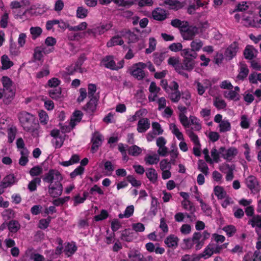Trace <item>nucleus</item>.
I'll list each match as a JSON object with an SVG mask.
<instances>
[{"instance_id": "nucleus-39", "label": "nucleus", "mask_w": 261, "mask_h": 261, "mask_svg": "<svg viewBox=\"0 0 261 261\" xmlns=\"http://www.w3.org/2000/svg\"><path fill=\"white\" fill-rule=\"evenodd\" d=\"M77 250L75 244L73 243H68L65 247L64 252L66 255L70 256L72 255Z\"/></svg>"}, {"instance_id": "nucleus-60", "label": "nucleus", "mask_w": 261, "mask_h": 261, "mask_svg": "<svg viewBox=\"0 0 261 261\" xmlns=\"http://www.w3.org/2000/svg\"><path fill=\"white\" fill-rule=\"evenodd\" d=\"M142 152V149L136 145L130 146L128 149L129 154L133 156H138Z\"/></svg>"}, {"instance_id": "nucleus-42", "label": "nucleus", "mask_w": 261, "mask_h": 261, "mask_svg": "<svg viewBox=\"0 0 261 261\" xmlns=\"http://www.w3.org/2000/svg\"><path fill=\"white\" fill-rule=\"evenodd\" d=\"M134 212V206L133 205H129L125 208L124 213L120 214L119 217L121 219L128 218L132 216Z\"/></svg>"}, {"instance_id": "nucleus-33", "label": "nucleus", "mask_w": 261, "mask_h": 261, "mask_svg": "<svg viewBox=\"0 0 261 261\" xmlns=\"http://www.w3.org/2000/svg\"><path fill=\"white\" fill-rule=\"evenodd\" d=\"M160 160L159 155L155 153L147 154L144 158L145 163L147 165L156 164Z\"/></svg>"}, {"instance_id": "nucleus-48", "label": "nucleus", "mask_w": 261, "mask_h": 261, "mask_svg": "<svg viewBox=\"0 0 261 261\" xmlns=\"http://www.w3.org/2000/svg\"><path fill=\"white\" fill-rule=\"evenodd\" d=\"M184 69L188 71H191L195 67V61L194 59H183Z\"/></svg>"}, {"instance_id": "nucleus-1", "label": "nucleus", "mask_w": 261, "mask_h": 261, "mask_svg": "<svg viewBox=\"0 0 261 261\" xmlns=\"http://www.w3.org/2000/svg\"><path fill=\"white\" fill-rule=\"evenodd\" d=\"M18 118L23 129L31 134L34 137H37L40 133V126L36 123L35 116L26 111L18 113Z\"/></svg>"}, {"instance_id": "nucleus-7", "label": "nucleus", "mask_w": 261, "mask_h": 261, "mask_svg": "<svg viewBox=\"0 0 261 261\" xmlns=\"http://www.w3.org/2000/svg\"><path fill=\"white\" fill-rule=\"evenodd\" d=\"M239 153L238 150L234 147L229 148L221 147L220 153L221 156L226 161L231 162L233 161Z\"/></svg>"}, {"instance_id": "nucleus-5", "label": "nucleus", "mask_w": 261, "mask_h": 261, "mask_svg": "<svg viewBox=\"0 0 261 261\" xmlns=\"http://www.w3.org/2000/svg\"><path fill=\"white\" fill-rule=\"evenodd\" d=\"M101 64L107 68L118 70L123 67L124 61L123 60H122L119 61L117 64H116L115 62L114 61L113 57L108 56L102 60Z\"/></svg>"}, {"instance_id": "nucleus-23", "label": "nucleus", "mask_w": 261, "mask_h": 261, "mask_svg": "<svg viewBox=\"0 0 261 261\" xmlns=\"http://www.w3.org/2000/svg\"><path fill=\"white\" fill-rule=\"evenodd\" d=\"M246 184L252 192H257L258 191V182L256 178L253 176H249L246 179Z\"/></svg>"}, {"instance_id": "nucleus-35", "label": "nucleus", "mask_w": 261, "mask_h": 261, "mask_svg": "<svg viewBox=\"0 0 261 261\" xmlns=\"http://www.w3.org/2000/svg\"><path fill=\"white\" fill-rule=\"evenodd\" d=\"M164 3L168 6L169 9L176 10L182 8L184 6L182 3L176 0H166Z\"/></svg>"}, {"instance_id": "nucleus-29", "label": "nucleus", "mask_w": 261, "mask_h": 261, "mask_svg": "<svg viewBox=\"0 0 261 261\" xmlns=\"http://www.w3.org/2000/svg\"><path fill=\"white\" fill-rule=\"evenodd\" d=\"M181 56L184 59H194L197 57V54L190 48H185L181 51Z\"/></svg>"}, {"instance_id": "nucleus-34", "label": "nucleus", "mask_w": 261, "mask_h": 261, "mask_svg": "<svg viewBox=\"0 0 261 261\" xmlns=\"http://www.w3.org/2000/svg\"><path fill=\"white\" fill-rule=\"evenodd\" d=\"M146 175L147 178L152 183H155L158 179V174L155 170L153 168H150L146 169Z\"/></svg>"}, {"instance_id": "nucleus-15", "label": "nucleus", "mask_w": 261, "mask_h": 261, "mask_svg": "<svg viewBox=\"0 0 261 261\" xmlns=\"http://www.w3.org/2000/svg\"><path fill=\"white\" fill-rule=\"evenodd\" d=\"M1 82L3 86L4 90L8 91L9 92V97L8 98L11 100L15 95V92L11 89L13 84L12 80L9 77L4 76L1 79Z\"/></svg>"}, {"instance_id": "nucleus-38", "label": "nucleus", "mask_w": 261, "mask_h": 261, "mask_svg": "<svg viewBox=\"0 0 261 261\" xmlns=\"http://www.w3.org/2000/svg\"><path fill=\"white\" fill-rule=\"evenodd\" d=\"M249 70L246 65L241 64L240 66L239 73L237 77V80H243L248 74Z\"/></svg>"}, {"instance_id": "nucleus-55", "label": "nucleus", "mask_w": 261, "mask_h": 261, "mask_svg": "<svg viewBox=\"0 0 261 261\" xmlns=\"http://www.w3.org/2000/svg\"><path fill=\"white\" fill-rule=\"evenodd\" d=\"M224 96L229 99L237 100L239 99V95L238 92L231 90L229 91L225 92Z\"/></svg>"}, {"instance_id": "nucleus-62", "label": "nucleus", "mask_w": 261, "mask_h": 261, "mask_svg": "<svg viewBox=\"0 0 261 261\" xmlns=\"http://www.w3.org/2000/svg\"><path fill=\"white\" fill-rule=\"evenodd\" d=\"M156 44V40L154 38H150L149 39V47L146 49V53L149 54L154 51Z\"/></svg>"}, {"instance_id": "nucleus-50", "label": "nucleus", "mask_w": 261, "mask_h": 261, "mask_svg": "<svg viewBox=\"0 0 261 261\" xmlns=\"http://www.w3.org/2000/svg\"><path fill=\"white\" fill-rule=\"evenodd\" d=\"M40 122L42 125L47 124L49 120V117L46 112L43 110L39 111L38 114Z\"/></svg>"}, {"instance_id": "nucleus-32", "label": "nucleus", "mask_w": 261, "mask_h": 261, "mask_svg": "<svg viewBox=\"0 0 261 261\" xmlns=\"http://www.w3.org/2000/svg\"><path fill=\"white\" fill-rule=\"evenodd\" d=\"M1 62L2 64V68L3 70L9 69L13 65V63L7 55H3L1 57Z\"/></svg>"}, {"instance_id": "nucleus-40", "label": "nucleus", "mask_w": 261, "mask_h": 261, "mask_svg": "<svg viewBox=\"0 0 261 261\" xmlns=\"http://www.w3.org/2000/svg\"><path fill=\"white\" fill-rule=\"evenodd\" d=\"M17 129L15 126H11L8 128L7 130L8 142L12 143L15 140L17 134Z\"/></svg>"}, {"instance_id": "nucleus-52", "label": "nucleus", "mask_w": 261, "mask_h": 261, "mask_svg": "<svg viewBox=\"0 0 261 261\" xmlns=\"http://www.w3.org/2000/svg\"><path fill=\"white\" fill-rule=\"evenodd\" d=\"M128 256L132 261H138L142 258L141 253L139 251L135 250H130L128 254Z\"/></svg>"}, {"instance_id": "nucleus-26", "label": "nucleus", "mask_w": 261, "mask_h": 261, "mask_svg": "<svg viewBox=\"0 0 261 261\" xmlns=\"http://www.w3.org/2000/svg\"><path fill=\"white\" fill-rule=\"evenodd\" d=\"M16 182L15 177L13 174H9L6 176L1 182V188L4 189L13 185Z\"/></svg>"}, {"instance_id": "nucleus-20", "label": "nucleus", "mask_w": 261, "mask_h": 261, "mask_svg": "<svg viewBox=\"0 0 261 261\" xmlns=\"http://www.w3.org/2000/svg\"><path fill=\"white\" fill-rule=\"evenodd\" d=\"M199 95H202L205 91L206 89L211 86L209 80H205L203 81V84L200 83L198 81H195L194 83Z\"/></svg>"}, {"instance_id": "nucleus-9", "label": "nucleus", "mask_w": 261, "mask_h": 261, "mask_svg": "<svg viewBox=\"0 0 261 261\" xmlns=\"http://www.w3.org/2000/svg\"><path fill=\"white\" fill-rule=\"evenodd\" d=\"M214 121L219 124V130L220 133H225L231 130V124L228 120L223 119L222 115L217 114L214 117Z\"/></svg>"}, {"instance_id": "nucleus-30", "label": "nucleus", "mask_w": 261, "mask_h": 261, "mask_svg": "<svg viewBox=\"0 0 261 261\" xmlns=\"http://www.w3.org/2000/svg\"><path fill=\"white\" fill-rule=\"evenodd\" d=\"M82 116V113L80 111H76L74 112L71 119L70 128L68 129L69 131L71 129H72L77 122L81 121Z\"/></svg>"}, {"instance_id": "nucleus-10", "label": "nucleus", "mask_w": 261, "mask_h": 261, "mask_svg": "<svg viewBox=\"0 0 261 261\" xmlns=\"http://www.w3.org/2000/svg\"><path fill=\"white\" fill-rule=\"evenodd\" d=\"M243 23L246 26L256 27L258 23L257 14L250 10L244 12L243 14Z\"/></svg>"}, {"instance_id": "nucleus-13", "label": "nucleus", "mask_w": 261, "mask_h": 261, "mask_svg": "<svg viewBox=\"0 0 261 261\" xmlns=\"http://www.w3.org/2000/svg\"><path fill=\"white\" fill-rule=\"evenodd\" d=\"M62 179L61 174L58 171L51 170L44 177L43 180L53 184L55 181H61Z\"/></svg>"}, {"instance_id": "nucleus-17", "label": "nucleus", "mask_w": 261, "mask_h": 261, "mask_svg": "<svg viewBox=\"0 0 261 261\" xmlns=\"http://www.w3.org/2000/svg\"><path fill=\"white\" fill-rule=\"evenodd\" d=\"M111 28L112 24L111 23H106L97 26L91 30H89L88 32L93 34L94 36L100 35L105 33Z\"/></svg>"}, {"instance_id": "nucleus-19", "label": "nucleus", "mask_w": 261, "mask_h": 261, "mask_svg": "<svg viewBox=\"0 0 261 261\" xmlns=\"http://www.w3.org/2000/svg\"><path fill=\"white\" fill-rule=\"evenodd\" d=\"M239 50L238 44L234 42L231 44L226 49L225 52V56L229 60L232 59Z\"/></svg>"}, {"instance_id": "nucleus-24", "label": "nucleus", "mask_w": 261, "mask_h": 261, "mask_svg": "<svg viewBox=\"0 0 261 261\" xmlns=\"http://www.w3.org/2000/svg\"><path fill=\"white\" fill-rule=\"evenodd\" d=\"M152 16L154 19L161 21L166 19L167 13L164 9L158 8L152 11Z\"/></svg>"}, {"instance_id": "nucleus-46", "label": "nucleus", "mask_w": 261, "mask_h": 261, "mask_svg": "<svg viewBox=\"0 0 261 261\" xmlns=\"http://www.w3.org/2000/svg\"><path fill=\"white\" fill-rule=\"evenodd\" d=\"M49 96L54 99L57 100L61 97V89L58 87L55 89H50L49 91Z\"/></svg>"}, {"instance_id": "nucleus-37", "label": "nucleus", "mask_w": 261, "mask_h": 261, "mask_svg": "<svg viewBox=\"0 0 261 261\" xmlns=\"http://www.w3.org/2000/svg\"><path fill=\"white\" fill-rule=\"evenodd\" d=\"M97 100V98H91L90 101L86 106V110L89 113L94 112L96 108Z\"/></svg>"}, {"instance_id": "nucleus-21", "label": "nucleus", "mask_w": 261, "mask_h": 261, "mask_svg": "<svg viewBox=\"0 0 261 261\" xmlns=\"http://www.w3.org/2000/svg\"><path fill=\"white\" fill-rule=\"evenodd\" d=\"M168 64L173 66L175 70L180 74H182V66H181L178 57H171L168 60Z\"/></svg>"}, {"instance_id": "nucleus-22", "label": "nucleus", "mask_w": 261, "mask_h": 261, "mask_svg": "<svg viewBox=\"0 0 261 261\" xmlns=\"http://www.w3.org/2000/svg\"><path fill=\"white\" fill-rule=\"evenodd\" d=\"M123 37H124V34L122 32L112 37L110 41L107 42V45L108 47H112L117 45H122L123 44L124 41Z\"/></svg>"}, {"instance_id": "nucleus-8", "label": "nucleus", "mask_w": 261, "mask_h": 261, "mask_svg": "<svg viewBox=\"0 0 261 261\" xmlns=\"http://www.w3.org/2000/svg\"><path fill=\"white\" fill-rule=\"evenodd\" d=\"M146 67L145 63L139 62L133 65L130 68V73L138 80H142L145 76L143 70Z\"/></svg>"}, {"instance_id": "nucleus-12", "label": "nucleus", "mask_w": 261, "mask_h": 261, "mask_svg": "<svg viewBox=\"0 0 261 261\" xmlns=\"http://www.w3.org/2000/svg\"><path fill=\"white\" fill-rule=\"evenodd\" d=\"M219 250L217 248V244L214 243L208 244L203 251L201 253L202 257L204 259H207L211 257L214 254H219Z\"/></svg>"}, {"instance_id": "nucleus-31", "label": "nucleus", "mask_w": 261, "mask_h": 261, "mask_svg": "<svg viewBox=\"0 0 261 261\" xmlns=\"http://www.w3.org/2000/svg\"><path fill=\"white\" fill-rule=\"evenodd\" d=\"M257 54V50L255 49L252 46L248 45L244 52L245 58L248 59H252L255 57Z\"/></svg>"}, {"instance_id": "nucleus-64", "label": "nucleus", "mask_w": 261, "mask_h": 261, "mask_svg": "<svg viewBox=\"0 0 261 261\" xmlns=\"http://www.w3.org/2000/svg\"><path fill=\"white\" fill-rule=\"evenodd\" d=\"M198 169L205 175L208 173V168L206 163L202 160H199L198 163Z\"/></svg>"}, {"instance_id": "nucleus-57", "label": "nucleus", "mask_w": 261, "mask_h": 261, "mask_svg": "<svg viewBox=\"0 0 261 261\" xmlns=\"http://www.w3.org/2000/svg\"><path fill=\"white\" fill-rule=\"evenodd\" d=\"M212 240L214 241L216 244H219L225 241V237L224 236L214 233L212 234Z\"/></svg>"}, {"instance_id": "nucleus-44", "label": "nucleus", "mask_w": 261, "mask_h": 261, "mask_svg": "<svg viewBox=\"0 0 261 261\" xmlns=\"http://www.w3.org/2000/svg\"><path fill=\"white\" fill-rule=\"evenodd\" d=\"M20 153L21 157L19 160V164L21 166H25L29 162L28 156L29 152L28 150H22Z\"/></svg>"}, {"instance_id": "nucleus-58", "label": "nucleus", "mask_w": 261, "mask_h": 261, "mask_svg": "<svg viewBox=\"0 0 261 261\" xmlns=\"http://www.w3.org/2000/svg\"><path fill=\"white\" fill-rule=\"evenodd\" d=\"M214 105L218 109H224L226 104L224 100L219 97H217L215 99L214 101Z\"/></svg>"}, {"instance_id": "nucleus-25", "label": "nucleus", "mask_w": 261, "mask_h": 261, "mask_svg": "<svg viewBox=\"0 0 261 261\" xmlns=\"http://www.w3.org/2000/svg\"><path fill=\"white\" fill-rule=\"evenodd\" d=\"M179 239L173 234L168 236L165 240V244L169 248H175L178 245Z\"/></svg>"}, {"instance_id": "nucleus-11", "label": "nucleus", "mask_w": 261, "mask_h": 261, "mask_svg": "<svg viewBox=\"0 0 261 261\" xmlns=\"http://www.w3.org/2000/svg\"><path fill=\"white\" fill-rule=\"evenodd\" d=\"M50 135L54 137L52 143L55 148H59L61 147L63 144L65 135L61 134L58 129H53L51 132Z\"/></svg>"}, {"instance_id": "nucleus-53", "label": "nucleus", "mask_w": 261, "mask_h": 261, "mask_svg": "<svg viewBox=\"0 0 261 261\" xmlns=\"http://www.w3.org/2000/svg\"><path fill=\"white\" fill-rule=\"evenodd\" d=\"M248 223L253 227H256L261 228V217L258 216L253 217Z\"/></svg>"}, {"instance_id": "nucleus-28", "label": "nucleus", "mask_w": 261, "mask_h": 261, "mask_svg": "<svg viewBox=\"0 0 261 261\" xmlns=\"http://www.w3.org/2000/svg\"><path fill=\"white\" fill-rule=\"evenodd\" d=\"M149 126V120L146 118H143L140 119L138 123L137 130L139 133H143L146 131Z\"/></svg>"}, {"instance_id": "nucleus-16", "label": "nucleus", "mask_w": 261, "mask_h": 261, "mask_svg": "<svg viewBox=\"0 0 261 261\" xmlns=\"http://www.w3.org/2000/svg\"><path fill=\"white\" fill-rule=\"evenodd\" d=\"M103 139V137L98 132H95L93 134L91 139L92 143L91 150L93 152H95L98 148L101 145Z\"/></svg>"}, {"instance_id": "nucleus-2", "label": "nucleus", "mask_w": 261, "mask_h": 261, "mask_svg": "<svg viewBox=\"0 0 261 261\" xmlns=\"http://www.w3.org/2000/svg\"><path fill=\"white\" fill-rule=\"evenodd\" d=\"M200 232H195L192 238L185 239L183 240V247L185 249H190L193 247L196 250H200L203 246V240H201Z\"/></svg>"}, {"instance_id": "nucleus-49", "label": "nucleus", "mask_w": 261, "mask_h": 261, "mask_svg": "<svg viewBox=\"0 0 261 261\" xmlns=\"http://www.w3.org/2000/svg\"><path fill=\"white\" fill-rule=\"evenodd\" d=\"M179 121L186 130L189 128L190 126V119L184 114H179Z\"/></svg>"}, {"instance_id": "nucleus-56", "label": "nucleus", "mask_w": 261, "mask_h": 261, "mask_svg": "<svg viewBox=\"0 0 261 261\" xmlns=\"http://www.w3.org/2000/svg\"><path fill=\"white\" fill-rule=\"evenodd\" d=\"M88 195L87 192H84L82 196L80 194H77L74 197V205H76L79 204L83 203L86 200Z\"/></svg>"}, {"instance_id": "nucleus-18", "label": "nucleus", "mask_w": 261, "mask_h": 261, "mask_svg": "<svg viewBox=\"0 0 261 261\" xmlns=\"http://www.w3.org/2000/svg\"><path fill=\"white\" fill-rule=\"evenodd\" d=\"M172 92L169 94V97L173 102H177L180 98V94L178 90V85L175 82H173L170 85Z\"/></svg>"}, {"instance_id": "nucleus-41", "label": "nucleus", "mask_w": 261, "mask_h": 261, "mask_svg": "<svg viewBox=\"0 0 261 261\" xmlns=\"http://www.w3.org/2000/svg\"><path fill=\"white\" fill-rule=\"evenodd\" d=\"M30 34L33 40L38 38L42 33V29L39 27H32L30 29Z\"/></svg>"}, {"instance_id": "nucleus-61", "label": "nucleus", "mask_w": 261, "mask_h": 261, "mask_svg": "<svg viewBox=\"0 0 261 261\" xmlns=\"http://www.w3.org/2000/svg\"><path fill=\"white\" fill-rule=\"evenodd\" d=\"M41 182V179L39 178H35L33 180L30 181L28 185V189L31 191L36 190L37 185H39Z\"/></svg>"}, {"instance_id": "nucleus-45", "label": "nucleus", "mask_w": 261, "mask_h": 261, "mask_svg": "<svg viewBox=\"0 0 261 261\" xmlns=\"http://www.w3.org/2000/svg\"><path fill=\"white\" fill-rule=\"evenodd\" d=\"M214 192L218 199L225 198L226 196V193L222 187L216 186L214 188Z\"/></svg>"}, {"instance_id": "nucleus-59", "label": "nucleus", "mask_w": 261, "mask_h": 261, "mask_svg": "<svg viewBox=\"0 0 261 261\" xmlns=\"http://www.w3.org/2000/svg\"><path fill=\"white\" fill-rule=\"evenodd\" d=\"M8 228L11 232H16L19 230L20 225L16 221H11L8 224Z\"/></svg>"}, {"instance_id": "nucleus-14", "label": "nucleus", "mask_w": 261, "mask_h": 261, "mask_svg": "<svg viewBox=\"0 0 261 261\" xmlns=\"http://www.w3.org/2000/svg\"><path fill=\"white\" fill-rule=\"evenodd\" d=\"M60 181H55L54 184L49 186L48 193L51 197H57L62 194L63 187Z\"/></svg>"}, {"instance_id": "nucleus-51", "label": "nucleus", "mask_w": 261, "mask_h": 261, "mask_svg": "<svg viewBox=\"0 0 261 261\" xmlns=\"http://www.w3.org/2000/svg\"><path fill=\"white\" fill-rule=\"evenodd\" d=\"M80 161V157L77 154L73 155L70 159L67 161H64L61 163V165L63 166L67 167L74 164L77 163Z\"/></svg>"}, {"instance_id": "nucleus-54", "label": "nucleus", "mask_w": 261, "mask_h": 261, "mask_svg": "<svg viewBox=\"0 0 261 261\" xmlns=\"http://www.w3.org/2000/svg\"><path fill=\"white\" fill-rule=\"evenodd\" d=\"M137 1V0H115V4L120 6L129 7Z\"/></svg>"}, {"instance_id": "nucleus-47", "label": "nucleus", "mask_w": 261, "mask_h": 261, "mask_svg": "<svg viewBox=\"0 0 261 261\" xmlns=\"http://www.w3.org/2000/svg\"><path fill=\"white\" fill-rule=\"evenodd\" d=\"M220 150L219 151H217V150L213 148L211 151V162H207L208 163L213 164V163H218L219 162L220 160Z\"/></svg>"}, {"instance_id": "nucleus-63", "label": "nucleus", "mask_w": 261, "mask_h": 261, "mask_svg": "<svg viewBox=\"0 0 261 261\" xmlns=\"http://www.w3.org/2000/svg\"><path fill=\"white\" fill-rule=\"evenodd\" d=\"M105 169L106 170V175L110 176L112 174L113 171L114 170V167L112 163L110 161H107L104 165Z\"/></svg>"}, {"instance_id": "nucleus-27", "label": "nucleus", "mask_w": 261, "mask_h": 261, "mask_svg": "<svg viewBox=\"0 0 261 261\" xmlns=\"http://www.w3.org/2000/svg\"><path fill=\"white\" fill-rule=\"evenodd\" d=\"M190 125H192L191 129L193 130L199 131L201 129V122L197 117L191 115L189 117Z\"/></svg>"}, {"instance_id": "nucleus-3", "label": "nucleus", "mask_w": 261, "mask_h": 261, "mask_svg": "<svg viewBox=\"0 0 261 261\" xmlns=\"http://www.w3.org/2000/svg\"><path fill=\"white\" fill-rule=\"evenodd\" d=\"M22 8H27L25 11L22 13L20 14H16V18H22L23 16L25 15L27 13H34V14H41L45 11L47 9L46 7H43V10H38L39 9L40 5H32L31 0H20Z\"/></svg>"}, {"instance_id": "nucleus-43", "label": "nucleus", "mask_w": 261, "mask_h": 261, "mask_svg": "<svg viewBox=\"0 0 261 261\" xmlns=\"http://www.w3.org/2000/svg\"><path fill=\"white\" fill-rule=\"evenodd\" d=\"M10 7L11 9L13 10V13L14 15V17H15L16 14H20V13H22L20 11L17 12V9H20L21 7V4L20 1L19 2L18 1H13L10 3Z\"/></svg>"}, {"instance_id": "nucleus-36", "label": "nucleus", "mask_w": 261, "mask_h": 261, "mask_svg": "<svg viewBox=\"0 0 261 261\" xmlns=\"http://www.w3.org/2000/svg\"><path fill=\"white\" fill-rule=\"evenodd\" d=\"M203 45V42L200 39L193 40L190 43V47L192 50L196 53L202 48Z\"/></svg>"}, {"instance_id": "nucleus-4", "label": "nucleus", "mask_w": 261, "mask_h": 261, "mask_svg": "<svg viewBox=\"0 0 261 261\" xmlns=\"http://www.w3.org/2000/svg\"><path fill=\"white\" fill-rule=\"evenodd\" d=\"M170 130L172 133L176 137V138L180 141L179 144V147L181 150L186 152L188 150V148L187 143L184 141V135L180 131L177 126L175 123H171L169 125Z\"/></svg>"}, {"instance_id": "nucleus-6", "label": "nucleus", "mask_w": 261, "mask_h": 261, "mask_svg": "<svg viewBox=\"0 0 261 261\" xmlns=\"http://www.w3.org/2000/svg\"><path fill=\"white\" fill-rule=\"evenodd\" d=\"M199 32V28L195 26H189L188 23H187V25L182 28L180 33L184 40H192Z\"/></svg>"}]
</instances>
